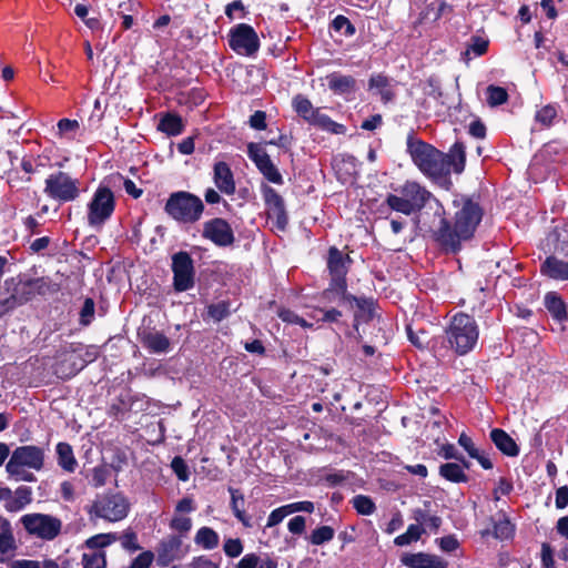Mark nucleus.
Segmentation results:
<instances>
[{"mask_svg": "<svg viewBox=\"0 0 568 568\" xmlns=\"http://www.w3.org/2000/svg\"><path fill=\"white\" fill-rule=\"evenodd\" d=\"M456 209L454 221L442 219L435 232V239L440 246L452 253L462 248V243L470 240L483 217V210L477 202L468 197L455 199Z\"/></svg>", "mask_w": 568, "mask_h": 568, "instance_id": "nucleus-1", "label": "nucleus"}, {"mask_svg": "<svg viewBox=\"0 0 568 568\" xmlns=\"http://www.w3.org/2000/svg\"><path fill=\"white\" fill-rule=\"evenodd\" d=\"M407 152L424 175L435 181L447 179L444 152L429 143L415 139L413 134L407 138Z\"/></svg>", "mask_w": 568, "mask_h": 568, "instance_id": "nucleus-2", "label": "nucleus"}, {"mask_svg": "<svg viewBox=\"0 0 568 568\" xmlns=\"http://www.w3.org/2000/svg\"><path fill=\"white\" fill-rule=\"evenodd\" d=\"M45 452L36 445L18 446L6 465L9 477L16 481L33 483L37 480L30 470L40 471L44 467Z\"/></svg>", "mask_w": 568, "mask_h": 568, "instance_id": "nucleus-3", "label": "nucleus"}, {"mask_svg": "<svg viewBox=\"0 0 568 568\" xmlns=\"http://www.w3.org/2000/svg\"><path fill=\"white\" fill-rule=\"evenodd\" d=\"M445 334L450 348L458 355H465L476 346L479 329L473 316L457 313L452 317Z\"/></svg>", "mask_w": 568, "mask_h": 568, "instance_id": "nucleus-4", "label": "nucleus"}, {"mask_svg": "<svg viewBox=\"0 0 568 568\" xmlns=\"http://www.w3.org/2000/svg\"><path fill=\"white\" fill-rule=\"evenodd\" d=\"M396 194H388L387 205L405 215L420 211L432 196V193L415 181H406L395 189Z\"/></svg>", "mask_w": 568, "mask_h": 568, "instance_id": "nucleus-5", "label": "nucleus"}, {"mask_svg": "<svg viewBox=\"0 0 568 568\" xmlns=\"http://www.w3.org/2000/svg\"><path fill=\"white\" fill-rule=\"evenodd\" d=\"M164 211L180 223L193 224L201 219L204 204L199 196L186 191H178L169 196Z\"/></svg>", "mask_w": 568, "mask_h": 568, "instance_id": "nucleus-6", "label": "nucleus"}, {"mask_svg": "<svg viewBox=\"0 0 568 568\" xmlns=\"http://www.w3.org/2000/svg\"><path fill=\"white\" fill-rule=\"evenodd\" d=\"M130 503L120 493L97 496L88 513L91 518H101L109 523L121 521L129 515Z\"/></svg>", "mask_w": 568, "mask_h": 568, "instance_id": "nucleus-7", "label": "nucleus"}, {"mask_svg": "<svg viewBox=\"0 0 568 568\" xmlns=\"http://www.w3.org/2000/svg\"><path fill=\"white\" fill-rule=\"evenodd\" d=\"M43 193L60 203L73 202L80 195V181L64 171H54L47 176Z\"/></svg>", "mask_w": 568, "mask_h": 568, "instance_id": "nucleus-8", "label": "nucleus"}, {"mask_svg": "<svg viewBox=\"0 0 568 568\" xmlns=\"http://www.w3.org/2000/svg\"><path fill=\"white\" fill-rule=\"evenodd\" d=\"M115 209L113 192L106 186H99L88 203V225L100 231L112 216Z\"/></svg>", "mask_w": 568, "mask_h": 568, "instance_id": "nucleus-9", "label": "nucleus"}, {"mask_svg": "<svg viewBox=\"0 0 568 568\" xmlns=\"http://www.w3.org/2000/svg\"><path fill=\"white\" fill-rule=\"evenodd\" d=\"M292 105L294 111L311 125L334 134H344L346 131L343 124L333 121L328 115L322 113L318 108H314L312 102L304 95H296L292 101Z\"/></svg>", "mask_w": 568, "mask_h": 568, "instance_id": "nucleus-10", "label": "nucleus"}, {"mask_svg": "<svg viewBox=\"0 0 568 568\" xmlns=\"http://www.w3.org/2000/svg\"><path fill=\"white\" fill-rule=\"evenodd\" d=\"M28 534L44 540L54 539L61 531L62 521L47 514H27L20 518Z\"/></svg>", "mask_w": 568, "mask_h": 568, "instance_id": "nucleus-11", "label": "nucleus"}, {"mask_svg": "<svg viewBox=\"0 0 568 568\" xmlns=\"http://www.w3.org/2000/svg\"><path fill=\"white\" fill-rule=\"evenodd\" d=\"M229 45L237 54L253 57L260 49V39L253 27L240 23L230 30Z\"/></svg>", "mask_w": 568, "mask_h": 568, "instance_id": "nucleus-12", "label": "nucleus"}, {"mask_svg": "<svg viewBox=\"0 0 568 568\" xmlns=\"http://www.w3.org/2000/svg\"><path fill=\"white\" fill-rule=\"evenodd\" d=\"M190 551V546L184 545L182 536L168 535L162 538L155 548V561L159 567H168L174 561L185 558Z\"/></svg>", "mask_w": 568, "mask_h": 568, "instance_id": "nucleus-13", "label": "nucleus"}, {"mask_svg": "<svg viewBox=\"0 0 568 568\" xmlns=\"http://www.w3.org/2000/svg\"><path fill=\"white\" fill-rule=\"evenodd\" d=\"M173 285L178 292H185L194 286V265L187 252L181 251L172 256Z\"/></svg>", "mask_w": 568, "mask_h": 568, "instance_id": "nucleus-14", "label": "nucleus"}, {"mask_svg": "<svg viewBox=\"0 0 568 568\" xmlns=\"http://www.w3.org/2000/svg\"><path fill=\"white\" fill-rule=\"evenodd\" d=\"M3 287L7 292L12 290L16 300L20 305L31 301L37 295H42L45 293L47 283L43 278H31V280H19L16 282V278H8L4 281Z\"/></svg>", "mask_w": 568, "mask_h": 568, "instance_id": "nucleus-15", "label": "nucleus"}, {"mask_svg": "<svg viewBox=\"0 0 568 568\" xmlns=\"http://www.w3.org/2000/svg\"><path fill=\"white\" fill-rule=\"evenodd\" d=\"M202 236L220 247L231 246L235 241L233 229L222 217L206 221L203 224Z\"/></svg>", "mask_w": 568, "mask_h": 568, "instance_id": "nucleus-16", "label": "nucleus"}, {"mask_svg": "<svg viewBox=\"0 0 568 568\" xmlns=\"http://www.w3.org/2000/svg\"><path fill=\"white\" fill-rule=\"evenodd\" d=\"M213 182L216 189L225 195H234L236 184L234 174L226 162H216L213 166Z\"/></svg>", "mask_w": 568, "mask_h": 568, "instance_id": "nucleus-17", "label": "nucleus"}, {"mask_svg": "<svg viewBox=\"0 0 568 568\" xmlns=\"http://www.w3.org/2000/svg\"><path fill=\"white\" fill-rule=\"evenodd\" d=\"M322 298L327 303L356 302L359 305V300L347 293L346 278L331 277L328 287L322 293Z\"/></svg>", "mask_w": 568, "mask_h": 568, "instance_id": "nucleus-18", "label": "nucleus"}, {"mask_svg": "<svg viewBox=\"0 0 568 568\" xmlns=\"http://www.w3.org/2000/svg\"><path fill=\"white\" fill-rule=\"evenodd\" d=\"M400 562L409 568H447L446 560L426 552L404 554L400 557Z\"/></svg>", "mask_w": 568, "mask_h": 568, "instance_id": "nucleus-19", "label": "nucleus"}, {"mask_svg": "<svg viewBox=\"0 0 568 568\" xmlns=\"http://www.w3.org/2000/svg\"><path fill=\"white\" fill-rule=\"evenodd\" d=\"M328 89L337 95H352L357 90V81L354 77L342 74L341 72H332L326 75Z\"/></svg>", "mask_w": 568, "mask_h": 568, "instance_id": "nucleus-20", "label": "nucleus"}, {"mask_svg": "<svg viewBox=\"0 0 568 568\" xmlns=\"http://www.w3.org/2000/svg\"><path fill=\"white\" fill-rule=\"evenodd\" d=\"M445 163L447 168V178L449 176L452 170L460 174L465 170L466 164V148L463 142H455L448 153H444Z\"/></svg>", "mask_w": 568, "mask_h": 568, "instance_id": "nucleus-21", "label": "nucleus"}, {"mask_svg": "<svg viewBox=\"0 0 568 568\" xmlns=\"http://www.w3.org/2000/svg\"><path fill=\"white\" fill-rule=\"evenodd\" d=\"M17 549L16 539L9 520L0 518V562H4Z\"/></svg>", "mask_w": 568, "mask_h": 568, "instance_id": "nucleus-22", "label": "nucleus"}, {"mask_svg": "<svg viewBox=\"0 0 568 568\" xmlns=\"http://www.w3.org/2000/svg\"><path fill=\"white\" fill-rule=\"evenodd\" d=\"M540 272L556 281H568V262L556 256H548L541 264Z\"/></svg>", "mask_w": 568, "mask_h": 568, "instance_id": "nucleus-23", "label": "nucleus"}, {"mask_svg": "<svg viewBox=\"0 0 568 568\" xmlns=\"http://www.w3.org/2000/svg\"><path fill=\"white\" fill-rule=\"evenodd\" d=\"M143 346L153 354L168 353L171 348L170 339L161 332H144L141 338Z\"/></svg>", "mask_w": 568, "mask_h": 568, "instance_id": "nucleus-24", "label": "nucleus"}, {"mask_svg": "<svg viewBox=\"0 0 568 568\" xmlns=\"http://www.w3.org/2000/svg\"><path fill=\"white\" fill-rule=\"evenodd\" d=\"M490 439L503 454L510 457L518 456V445L505 430L500 428H494L490 432Z\"/></svg>", "mask_w": 568, "mask_h": 568, "instance_id": "nucleus-25", "label": "nucleus"}, {"mask_svg": "<svg viewBox=\"0 0 568 568\" xmlns=\"http://www.w3.org/2000/svg\"><path fill=\"white\" fill-rule=\"evenodd\" d=\"M544 302L545 307L556 322L562 324L567 321V306L556 292H548L545 295Z\"/></svg>", "mask_w": 568, "mask_h": 568, "instance_id": "nucleus-26", "label": "nucleus"}, {"mask_svg": "<svg viewBox=\"0 0 568 568\" xmlns=\"http://www.w3.org/2000/svg\"><path fill=\"white\" fill-rule=\"evenodd\" d=\"M348 257H345L342 252L336 247H331L328 251L327 268L331 277L346 278Z\"/></svg>", "mask_w": 568, "mask_h": 568, "instance_id": "nucleus-27", "label": "nucleus"}, {"mask_svg": "<svg viewBox=\"0 0 568 568\" xmlns=\"http://www.w3.org/2000/svg\"><path fill=\"white\" fill-rule=\"evenodd\" d=\"M58 465L68 473H73L78 466L73 449L68 443H58L55 447Z\"/></svg>", "mask_w": 568, "mask_h": 568, "instance_id": "nucleus-28", "label": "nucleus"}, {"mask_svg": "<svg viewBox=\"0 0 568 568\" xmlns=\"http://www.w3.org/2000/svg\"><path fill=\"white\" fill-rule=\"evenodd\" d=\"M368 87L369 90L376 91V93L381 95L382 101L385 103L392 101L395 95L390 87V81L386 75H372L368 82Z\"/></svg>", "mask_w": 568, "mask_h": 568, "instance_id": "nucleus-29", "label": "nucleus"}, {"mask_svg": "<svg viewBox=\"0 0 568 568\" xmlns=\"http://www.w3.org/2000/svg\"><path fill=\"white\" fill-rule=\"evenodd\" d=\"M194 542L204 550H213L220 544V536L211 527L204 526L196 531Z\"/></svg>", "mask_w": 568, "mask_h": 568, "instance_id": "nucleus-30", "label": "nucleus"}, {"mask_svg": "<svg viewBox=\"0 0 568 568\" xmlns=\"http://www.w3.org/2000/svg\"><path fill=\"white\" fill-rule=\"evenodd\" d=\"M439 475L452 483H466L468 476L466 475L464 467L457 463H446L439 466Z\"/></svg>", "mask_w": 568, "mask_h": 568, "instance_id": "nucleus-31", "label": "nucleus"}, {"mask_svg": "<svg viewBox=\"0 0 568 568\" xmlns=\"http://www.w3.org/2000/svg\"><path fill=\"white\" fill-rule=\"evenodd\" d=\"M247 155L261 173L273 164L270 155L257 143H250L247 145Z\"/></svg>", "mask_w": 568, "mask_h": 568, "instance_id": "nucleus-32", "label": "nucleus"}, {"mask_svg": "<svg viewBox=\"0 0 568 568\" xmlns=\"http://www.w3.org/2000/svg\"><path fill=\"white\" fill-rule=\"evenodd\" d=\"M118 541V534L106 532L97 534L88 538L84 542V547L92 551H104V548Z\"/></svg>", "mask_w": 568, "mask_h": 568, "instance_id": "nucleus-33", "label": "nucleus"}, {"mask_svg": "<svg viewBox=\"0 0 568 568\" xmlns=\"http://www.w3.org/2000/svg\"><path fill=\"white\" fill-rule=\"evenodd\" d=\"M261 192L268 213L282 212V209L285 207L284 200L272 186L262 184Z\"/></svg>", "mask_w": 568, "mask_h": 568, "instance_id": "nucleus-34", "label": "nucleus"}, {"mask_svg": "<svg viewBox=\"0 0 568 568\" xmlns=\"http://www.w3.org/2000/svg\"><path fill=\"white\" fill-rule=\"evenodd\" d=\"M231 494V508L234 516L245 526H248V518L244 510L245 499L243 494L235 488H229Z\"/></svg>", "mask_w": 568, "mask_h": 568, "instance_id": "nucleus-35", "label": "nucleus"}, {"mask_svg": "<svg viewBox=\"0 0 568 568\" xmlns=\"http://www.w3.org/2000/svg\"><path fill=\"white\" fill-rule=\"evenodd\" d=\"M158 130L168 135H178L183 131V123L179 115L168 113L160 120Z\"/></svg>", "mask_w": 568, "mask_h": 568, "instance_id": "nucleus-36", "label": "nucleus"}, {"mask_svg": "<svg viewBox=\"0 0 568 568\" xmlns=\"http://www.w3.org/2000/svg\"><path fill=\"white\" fill-rule=\"evenodd\" d=\"M234 311L236 310L234 308ZM232 312L233 310L229 301H220L217 303H212L206 306L207 316L215 323H219L227 318L232 314Z\"/></svg>", "mask_w": 568, "mask_h": 568, "instance_id": "nucleus-37", "label": "nucleus"}, {"mask_svg": "<svg viewBox=\"0 0 568 568\" xmlns=\"http://www.w3.org/2000/svg\"><path fill=\"white\" fill-rule=\"evenodd\" d=\"M32 501V489L28 486H19L13 491V503H11V513H18L26 508Z\"/></svg>", "mask_w": 568, "mask_h": 568, "instance_id": "nucleus-38", "label": "nucleus"}, {"mask_svg": "<svg viewBox=\"0 0 568 568\" xmlns=\"http://www.w3.org/2000/svg\"><path fill=\"white\" fill-rule=\"evenodd\" d=\"M351 504L356 513L362 516H371L376 511V505L374 500L366 495H355L351 499Z\"/></svg>", "mask_w": 568, "mask_h": 568, "instance_id": "nucleus-39", "label": "nucleus"}, {"mask_svg": "<svg viewBox=\"0 0 568 568\" xmlns=\"http://www.w3.org/2000/svg\"><path fill=\"white\" fill-rule=\"evenodd\" d=\"M82 566L83 568H105L106 555L105 551H92L88 550L82 554Z\"/></svg>", "mask_w": 568, "mask_h": 568, "instance_id": "nucleus-40", "label": "nucleus"}, {"mask_svg": "<svg viewBox=\"0 0 568 568\" xmlns=\"http://www.w3.org/2000/svg\"><path fill=\"white\" fill-rule=\"evenodd\" d=\"M515 527L511 521L505 516L500 517L494 523V536L497 539L506 540L513 537Z\"/></svg>", "mask_w": 568, "mask_h": 568, "instance_id": "nucleus-41", "label": "nucleus"}, {"mask_svg": "<svg viewBox=\"0 0 568 568\" xmlns=\"http://www.w3.org/2000/svg\"><path fill=\"white\" fill-rule=\"evenodd\" d=\"M334 536L335 530L331 526H320L311 532L308 541L314 546H321L329 542Z\"/></svg>", "mask_w": 568, "mask_h": 568, "instance_id": "nucleus-42", "label": "nucleus"}, {"mask_svg": "<svg viewBox=\"0 0 568 568\" xmlns=\"http://www.w3.org/2000/svg\"><path fill=\"white\" fill-rule=\"evenodd\" d=\"M556 104H547L536 112L535 120L544 128L552 125L557 118L558 110Z\"/></svg>", "mask_w": 568, "mask_h": 568, "instance_id": "nucleus-43", "label": "nucleus"}, {"mask_svg": "<svg viewBox=\"0 0 568 568\" xmlns=\"http://www.w3.org/2000/svg\"><path fill=\"white\" fill-rule=\"evenodd\" d=\"M424 532L425 530L420 526L409 525L406 532L394 539V544L399 547L407 546L413 541H417Z\"/></svg>", "mask_w": 568, "mask_h": 568, "instance_id": "nucleus-44", "label": "nucleus"}, {"mask_svg": "<svg viewBox=\"0 0 568 568\" xmlns=\"http://www.w3.org/2000/svg\"><path fill=\"white\" fill-rule=\"evenodd\" d=\"M487 103L489 106H498L507 102L508 93L506 89L490 84L486 90Z\"/></svg>", "mask_w": 568, "mask_h": 568, "instance_id": "nucleus-45", "label": "nucleus"}, {"mask_svg": "<svg viewBox=\"0 0 568 568\" xmlns=\"http://www.w3.org/2000/svg\"><path fill=\"white\" fill-rule=\"evenodd\" d=\"M118 540L121 542L122 548L130 552L141 549L138 542V536L131 529L125 530L121 536L118 535Z\"/></svg>", "mask_w": 568, "mask_h": 568, "instance_id": "nucleus-46", "label": "nucleus"}, {"mask_svg": "<svg viewBox=\"0 0 568 568\" xmlns=\"http://www.w3.org/2000/svg\"><path fill=\"white\" fill-rule=\"evenodd\" d=\"M170 528L178 531L179 536H185L192 528V519L184 516H173L170 521Z\"/></svg>", "mask_w": 568, "mask_h": 568, "instance_id": "nucleus-47", "label": "nucleus"}, {"mask_svg": "<svg viewBox=\"0 0 568 568\" xmlns=\"http://www.w3.org/2000/svg\"><path fill=\"white\" fill-rule=\"evenodd\" d=\"M171 468L180 480H182V481L189 480V478H190L189 467L182 457L175 456L171 462Z\"/></svg>", "mask_w": 568, "mask_h": 568, "instance_id": "nucleus-48", "label": "nucleus"}, {"mask_svg": "<svg viewBox=\"0 0 568 568\" xmlns=\"http://www.w3.org/2000/svg\"><path fill=\"white\" fill-rule=\"evenodd\" d=\"M333 29L338 32H343L345 36H353L355 33V27L348 20V18L338 14L332 22Z\"/></svg>", "mask_w": 568, "mask_h": 568, "instance_id": "nucleus-49", "label": "nucleus"}, {"mask_svg": "<svg viewBox=\"0 0 568 568\" xmlns=\"http://www.w3.org/2000/svg\"><path fill=\"white\" fill-rule=\"evenodd\" d=\"M278 317L288 324H297L302 327H311L312 324L307 323L303 317L298 316L295 312L282 308L278 311Z\"/></svg>", "mask_w": 568, "mask_h": 568, "instance_id": "nucleus-50", "label": "nucleus"}, {"mask_svg": "<svg viewBox=\"0 0 568 568\" xmlns=\"http://www.w3.org/2000/svg\"><path fill=\"white\" fill-rule=\"evenodd\" d=\"M223 550L227 557L236 558L243 552V544L239 538H229L224 541Z\"/></svg>", "mask_w": 568, "mask_h": 568, "instance_id": "nucleus-51", "label": "nucleus"}, {"mask_svg": "<svg viewBox=\"0 0 568 568\" xmlns=\"http://www.w3.org/2000/svg\"><path fill=\"white\" fill-rule=\"evenodd\" d=\"M154 559V552L145 550L136 556L128 568H150Z\"/></svg>", "mask_w": 568, "mask_h": 568, "instance_id": "nucleus-52", "label": "nucleus"}, {"mask_svg": "<svg viewBox=\"0 0 568 568\" xmlns=\"http://www.w3.org/2000/svg\"><path fill=\"white\" fill-rule=\"evenodd\" d=\"M221 559L214 560L205 555L196 556L192 559L191 568H220Z\"/></svg>", "mask_w": 568, "mask_h": 568, "instance_id": "nucleus-53", "label": "nucleus"}, {"mask_svg": "<svg viewBox=\"0 0 568 568\" xmlns=\"http://www.w3.org/2000/svg\"><path fill=\"white\" fill-rule=\"evenodd\" d=\"M417 521H422L427 527H429L433 530H438L442 525V518L438 516H428L423 510H417L415 516Z\"/></svg>", "mask_w": 568, "mask_h": 568, "instance_id": "nucleus-54", "label": "nucleus"}, {"mask_svg": "<svg viewBox=\"0 0 568 568\" xmlns=\"http://www.w3.org/2000/svg\"><path fill=\"white\" fill-rule=\"evenodd\" d=\"M94 317V302L91 298H87L82 305L80 312V323L82 325H89Z\"/></svg>", "mask_w": 568, "mask_h": 568, "instance_id": "nucleus-55", "label": "nucleus"}, {"mask_svg": "<svg viewBox=\"0 0 568 568\" xmlns=\"http://www.w3.org/2000/svg\"><path fill=\"white\" fill-rule=\"evenodd\" d=\"M109 475H110V473L106 467H104V466L94 467L92 470L91 484L97 488L102 487L103 485H105Z\"/></svg>", "mask_w": 568, "mask_h": 568, "instance_id": "nucleus-56", "label": "nucleus"}, {"mask_svg": "<svg viewBox=\"0 0 568 568\" xmlns=\"http://www.w3.org/2000/svg\"><path fill=\"white\" fill-rule=\"evenodd\" d=\"M290 513L286 505L274 509L267 517L266 527H274L278 525Z\"/></svg>", "mask_w": 568, "mask_h": 568, "instance_id": "nucleus-57", "label": "nucleus"}, {"mask_svg": "<svg viewBox=\"0 0 568 568\" xmlns=\"http://www.w3.org/2000/svg\"><path fill=\"white\" fill-rule=\"evenodd\" d=\"M19 305L20 304L16 300L13 292L10 295H4L2 292H0V316L4 315Z\"/></svg>", "mask_w": 568, "mask_h": 568, "instance_id": "nucleus-58", "label": "nucleus"}, {"mask_svg": "<svg viewBox=\"0 0 568 568\" xmlns=\"http://www.w3.org/2000/svg\"><path fill=\"white\" fill-rule=\"evenodd\" d=\"M290 515L294 513H308L312 514L315 509L314 503L310 500L295 501L287 504Z\"/></svg>", "mask_w": 568, "mask_h": 568, "instance_id": "nucleus-59", "label": "nucleus"}, {"mask_svg": "<svg viewBox=\"0 0 568 568\" xmlns=\"http://www.w3.org/2000/svg\"><path fill=\"white\" fill-rule=\"evenodd\" d=\"M425 94L438 100L442 98V88L439 81L435 78H429L424 88Z\"/></svg>", "mask_w": 568, "mask_h": 568, "instance_id": "nucleus-60", "label": "nucleus"}, {"mask_svg": "<svg viewBox=\"0 0 568 568\" xmlns=\"http://www.w3.org/2000/svg\"><path fill=\"white\" fill-rule=\"evenodd\" d=\"M288 531L294 535H301L305 531L306 520L303 516H295L287 524Z\"/></svg>", "mask_w": 568, "mask_h": 568, "instance_id": "nucleus-61", "label": "nucleus"}, {"mask_svg": "<svg viewBox=\"0 0 568 568\" xmlns=\"http://www.w3.org/2000/svg\"><path fill=\"white\" fill-rule=\"evenodd\" d=\"M262 174L271 183L277 185H282L284 183V179L274 163L263 171Z\"/></svg>", "mask_w": 568, "mask_h": 568, "instance_id": "nucleus-62", "label": "nucleus"}, {"mask_svg": "<svg viewBox=\"0 0 568 568\" xmlns=\"http://www.w3.org/2000/svg\"><path fill=\"white\" fill-rule=\"evenodd\" d=\"M541 564L544 568H556L554 561V554L550 545L542 544L541 546Z\"/></svg>", "mask_w": 568, "mask_h": 568, "instance_id": "nucleus-63", "label": "nucleus"}, {"mask_svg": "<svg viewBox=\"0 0 568 568\" xmlns=\"http://www.w3.org/2000/svg\"><path fill=\"white\" fill-rule=\"evenodd\" d=\"M260 557L256 554H246L236 565V568H256Z\"/></svg>", "mask_w": 568, "mask_h": 568, "instance_id": "nucleus-64", "label": "nucleus"}]
</instances>
